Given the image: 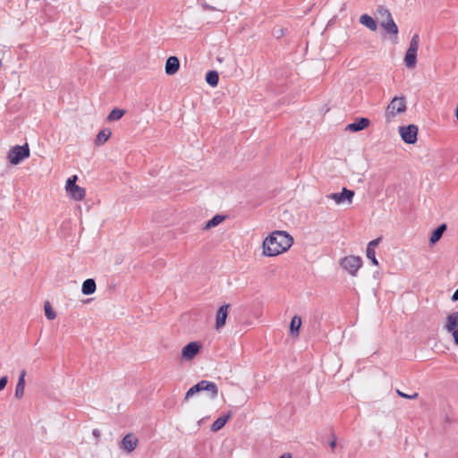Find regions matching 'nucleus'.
Returning <instances> with one entry per match:
<instances>
[{
  "mask_svg": "<svg viewBox=\"0 0 458 458\" xmlns=\"http://www.w3.org/2000/svg\"><path fill=\"white\" fill-rule=\"evenodd\" d=\"M293 242V237L286 232L275 231L264 240L262 253L267 257L277 256L290 249Z\"/></svg>",
  "mask_w": 458,
  "mask_h": 458,
  "instance_id": "1",
  "label": "nucleus"
},
{
  "mask_svg": "<svg viewBox=\"0 0 458 458\" xmlns=\"http://www.w3.org/2000/svg\"><path fill=\"white\" fill-rule=\"evenodd\" d=\"M200 391H207L210 394V398L215 399L217 397L218 394V388L217 386L211 381L208 380H201L193 386H191L185 394L184 400H189L191 396H193L195 394L200 392Z\"/></svg>",
  "mask_w": 458,
  "mask_h": 458,
  "instance_id": "2",
  "label": "nucleus"
},
{
  "mask_svg": "<svg viewBox=\"0 0 458 458\" xmlns=\"http://www.w3.org/2000/svg\"><path fill=\"white\" fill-rule=\"evenodd\" d=\"M406 100L404 97H394L388 104L385 116L387 122H391L396 114H403L406 111Z\"/></svg>",
  "mask_w": 458,
  "mask_h": 458,
  "instance_id": "3",
  "label": "nucleus"
},
{
  "mask_svg": "<svg viewBox=\"0 0 458 458\" xmlns=\"http://www.w3.org/2000/svg\"><path fill=\"white\" fill-rule=\"evenodd\" d=\"M420 45V37L418 34L412 36L409 47L404 56V64L407 68L413 69L416 66L417 51Z\"/></svg>",
  "mask_w": 458,
  "mask_h": 458,
  "instance_id": "4",
  "label": "nucleus"
},
{
  "mask_svg": "<svg viewBox=\"0 0 458 458\" xmlns=\"http://www.w3.org/2000/svg\"><path fill=\"white\" fill-rule=\"evenodd\" d=\"M30 157V148L27 143L22 146L16 145L13 147L7 155V158L12 165L20 164L24 158Z\"/></svg>",
  "mask_w": 458,
  "mask_h": 458,
  "instance_id": "5",
  "label": "nucleus"
},
{
  "mask_svg": "<svg viewBox=\"0 0 458 458\" xmlns=\"http://www.w3.org/2000/svg\"><path fill=\"white\" fill-rule=\"evenodd\" d=\"M362 265V260L357 256H348L340 260V266L350 275L355 276Z\"/></svg>",
  "mask_w": 458,
  "mask_h": 458,
  "instance_id": "6",
  "label": "nucleus"
},
{
  "mask_svg": "<svg viewBox=\"0 0 458 458\" xmlns=\"http://www.w3.org/2000/svg\"><path fill=\"white\" fill-rule=\"evenodd\" d=\"M402 140L407 144H413L417 140L418 127L414 124L399 127Z\"/></svg>",
  "mask_w": 458,
  "mask_h": 458,
  "instance_id": "7",
  "label": "nucleus"
},
{
  "mask_svg": "<svg viewBox=\"0 0 458 458\" xmlns=\"http://www.w3.org/2000/svg\"><path fill=\"white\" fill-rule=\"evenodd\" d=\"M354 196V191L348 190L346 188H343L342 192H335L327 194L326 197L327 199H333L336 204L347 202L352 203V198Z\"/></svg>",
  "mask_w": 458,
  "mask_h": 458,
  "instance_id": "8",
  "label": "nucleus"
},
{
  "mask_svg": "<svg viewBox=\"0 0 458 458\" xmlns=\"http://www.w3.org/2000/svg\"><path fill=\"white\" fill-rule=\"evenodd\" d=\"M230 308L231 304L226 303L222 305L216 311L214 326L216 330H220L225 326Z\"/></svg>",
  "mask_w": 458,
  "mask_h": 458,
  "instance_id": "9",
  "label": "nucleus"
},
{
  "mask_svg": "<svg viewBox=\"0 0 458 458\" xmlns=\"http://www.w3.org/2000/svg\"><path fill=\"white\" fill-rule=\"evenodd\" d=\"M200 345L197 342L187 344L182 350V359L191 360L199 352Z\"/></svg>",
  "mask_w": 458,
  "mask_h": 458,
  "instance_id": "10",
  "label": "nucleus"
},
{
  "mask_svg": "<svg viewBox=\"0 0 458 458\" xmlns=\"http://www.w3.org/2000/svg\"><path fill=\"white\" fill-rule=\"evenodd\" d=\"M180 67V61L176 56H170L165 62V73L173 75L176 73Z\"/></svg>",
  "mask_w": 458,
  "mask_h": 458,
  "instance_id": "11",
  "label": "nucleus"
},
{
  "mask_svg": "<svg viewBox=\"0 0 458 458\" xmlns=\"http://www.w3.org/2000/svg\"><path fill=\"white\" fill-rule=\"evenodd\" d=\"M369 120L365 117H360L355 122L349 123L346 127L347 130L351 131H359L364 130L369 125Z\"/></svg>",
  "mask_w": 458,
  "mask_h": 458,
  "instance_id": "12",
  "label": "nucleus"
},
{
  "mask_svg": "<svg viewBox=\"0 0 458 458\" xmlns=\"http://www.w3.org/2000/svg\"><path fill=\"white\" fill-rule=\"evenodd\" d=\"M138 444V439L132 434H127L122 441V447L128 452H132Z\"/></svg>",
  "mask_w": 458,
  "mask_h": 458,
  "instance_id": "13",
  "label": "nucleus"
},
{
  "mask_svg": "<svg viewBox=\"0 0 458 458\" xmlns=\"http://www.w3.org/2000/svg\"><path fill=\"white\" fill-rule=\"evenodd\" d=\"M388 22H380V26L389 34L396 36L398 34V27L390 13H387Z\"/></svg>",
  "mask_w": 458,
  "mask_h": 458,
  "instance_id": "14",
  "label": "nucleus"
},
{
  "mask_svg": "<svg viewBox=\"0 0 458 458\" xmlns=\"http://www.w3.org/2000/svg\"><path fill=\"white\" fill-rule=\"evenodd\" d=\"M25 376H26V371L24 369H22L21 371V374H20V377H19V379H18V382H17V385L15 387L14 395L17 399H21L23 396L24 386H25Z\"/></svg>",
  "mask_w": 458,
  "mask_h": 458,
  "instance_id": "15",
  "label": "nucleus"
},
{
  "mask_svg": "<svg viewBox=\"0 0 458 458\" xmlns=\"http://www.w3.org/2000/svg\"><path fill=\"white\" fill-rule=\"evenodd\" d=\"M456 327H458V311L448 315L445 325V329L452 334H454V331H456Z\"/></svg>",
  "mask_w": 458,
  "mask_h": 458,
  "instance_id": "16",
  "label": "nucleus"
},
{
  "mask_svg": "<svg viewBox=\"0 0 458 458\" xmlns=\"http://www.w3.org/2000/svg\"><path fill=\"white\" fill-rule=\"evenodd\" d=\"M231 416H232V412L228 411L227 414L217 418L211 425V430L214 432L220 430L225 426V424L227 422V420L231 418Z\"/></svg>",
  "mask_w": 458,
  "mask_h": 458,
  "instance_id": "17",
  "label": "nucleus"
},
{
  "mask_svg": "<svg viewBox=\"0 0 458 458\" xmlns=\"http://www.w3.org/2000/svg\"><path fill=\"white\" fill-rule=\"evenodd\" d=\"M360 22L372 31H375L377 28L375 20L368 14H362L360 17Z\"/></svg>",
  "mask_w": 458,
  "mask_h": 458,
  "instance_id": "18",
  "label": "nucleus"
},
{
  "mask_svg": "<svg viewBox=\"0 0 458 458\" xmlns=\"http://www.w3.org/2000/svg\"><path fill=\"white\" fill-rule=\"evenodd\" d=\"M445 230H446L445 224H442L437 229H435L432 232V234L429 239L430 244H435L436 242H437L441 239V237Z\"/></svg>",
  "mask_w": 458,
  "mask_h": 458,
  "instance_id": "19",
  "label": "nucleus"
},
{
  "mask_svg": "<svg viewBox=\"0 0 458 458\" xmlns=\"http://www.w3.org/2000/svg\"><path fill=\"white\" fill-rule=\"evenodd\" d=\"M96 291V283L94 279L89 278L86 279L82 284L81 292L85 295H89L94 293Z\"/></svg>",
  "mask_w": 458,
  "mask_h": 458,
  "instance_id": "20",
  "label": "nucleus"
},
{
  "mask_svg": "<svg viewBox=\"0 0 458 458\" xmlns=\"http://www.w3.org/2000/svg\"><path fill=\"white\" fill-rule=\"evenodd\" d=\"M74 200H82L85 197V189L76 185L67 191Z\"/></svg>",
  "mask_w": 458,
  "mask_h": 458,
  "instance_id": "21",
  "label": "nucleus"
},
{
  "mask_svg": "<svg viewBox=\"0 0 458 458\" xmlns=\"http://www.w3.org/2000/svg\"><path fill=\"white\" fill-rule=\"evenodd\" d=\"M225 216L216 215L214 217H212L210 220L205 223V225H203V230L208 231L213 227L217 226L225 220Z\"/></svg>",
  "mask_w": 458,
  "mask_h": 458,
  "instance_id": "22",
  "label": "nucleus"
},
{
  "mask_svg": "<svg viewBox=\"0 0 458 458\" xmlns=\"http://www.w3.org/2000/svg\"><path fill=\"white\" fill-rule=\"evenodd\" d=\"M112 132L109 129L101 130L96 138V144L102 145L110 138Z\"/></svg>",
  "mask_w": 458,
  "mask_h": 458,
  "instance_id": "23",
  "label": "nucleus"
},
{
  "mask_svg": "<svg viewBox=\"0 0 458 458\" xmlns=\"http://www.w3.org/2000/svg\"><path fill=\"white\" fill-rule=\"evenodd\" d=\"M301 325V318L300 316L295 315L292 318L290 324V331L292 335L298 334L300 327Z\"/></svg>",
  "mask_w": 458,
  "mask_h": 458,
  "instance_id": "24",
  "label": "nucleus"
},
{
  "mask_svg": "<svg viewBox=\"0 0 458 458\" xmlns=\"http://www.w3.org/2000/svg\"><path fill=\"white\" fill-rule=\"evenodd\" d=\"M219 76L217 72L209 71L206 74V81L212 87H216L218 83Z\"/></svg>",
  "mask_w": 458,
  "mask_h": 458,
  "instance_id": "25",
  "label": "nucleus"
},
{
  "mask_svg": "<svg viewBox=\"0 0 458 458\" xmlns=\"http://www.w3.org/2000/svg\"><path fill=\"white\" fill-rule=\"evenodd\" d=\"M125 114V110L114 108L107 116L108 121H118L120 120L123 114Z\"/></svg>",
  "mask_w": 458,
  "mask_h": 458,
  "instance_id": "26",
  "label": "nucleus"
},
{
  "mask_svg": "<svg viewBox=\"0 0 458 458\" xmlns=\"http://www.w3.org/2000/svg\"><path fill=\"white\" fill-rule=\"evenodd\" d=\"M44 310H45V315H46V317H47L49 320H53L54 318H55L56 314H55V311L53 310V309H52L51 304H50V302H49V301H46V302H45Z\"/></svg>",
  "mask_w": 458,
  "mask_h": 458,
  "instance_id": "27",
  "label": "nucleus"
},
{
  "mask_svg": "<svg viewBox=\"0 0 458 458\" xmlns=\"http://www.w3.org/2000/svg\"><path fill=\"white\" fill-rule=\"evenodd\" d=\"M366 255H367V258L372 262L373 265L378 266V261L376 259V253H375L374 250H371L370 248H367Z\"/></svg>",
  "mask_w": 458,
  "mask_h": 458,
  "instance_id": "28",
  "label": "nucleus"
},
{
  "mask_svg": "<svg viewBox=\"0 0 458 458\" xmlns=\"http://www.w3.org/2000/svg\"><path fill=\"white\" fill-rule=\"evenodd\" d=\"M76 181H77V175H73L70 178H68V180L66 181V184H65V190L66 191H68L69 190L72 189L73 186H76Z\"/></svg>",
  "mask_w": 458,
  "mask_h": 458,
  "instance_id": "29",
  "label": "nucleus"
},
{
  "mask_svg": "<svg viewBox=\"0 0 458 458\" xmlns=\"http://www.w3.org/2000/svg\"><path fill=\"white\" fill-rule=\"evenodd\" d=\"M396 393L399 396L406 398V399H415L418 397V393H413L412 394H407L403 392L400 391L399 389L396 390Z\"/></svg>",
  "mask_w": 458,
  "mask_h": 458,
  "instance_id": "30",
  "label": "nucleus"
},
{
  "mask_svg": "<svg viewBox=\"0 0 458 458\" xmlns=\"http://www.w3.org/2000/svg\"><path fill=\"white\" fill-rule=\"evenodd\" d=\"M380 242H381L380 237H378L375 240H372L371 242H369L367 248H370L371 250H375V248L379 244Z\"/></svg>",
  "mask_w": 458,
  "mask_h": 458,
  "instance_id": "31",
  "label": "nucleus"
},
{
  "mask_svg": "<svg viewBox=\"0 0 458 458\" xmlns=\"http://www.w3.org/2000/svg\"><path fill=\"white\" fill-rule=\"evenodd\" d=\"M273 35L276 38H281L284 35V30L282 28H275L273 30Z\"/></svg>",
  "mask_w": 458,
  "mask_h": 458,
  "instance_id": "32",
  "label": "nucleus"
},
{
  "mask_svg": "<svg viewBox=\"0 0 458 458\" xmlns=\"http://www.w3.org/2000/svg\"><path fill=\"white\" fill-rule=\"evenodd\" d=\"M6 384H7V377H2L0 378V391H2L5 386H6Z\"/></svg>",
  "mask_w": 458,
  "mask_h": 458,
  "instance_id": "33",
  "label": "nucleus"
},
{
  "mask_svg": "<svg viewBox=\"0 0 458 458\" xmlns=\"http://www.w3.org/2000/svg\"><path fill=\"white\" fill-rule=\"evenodd\" d=\"M377 13L380 14V16L382 18H385L386 16H387V13H390V12L387 9H386V8L380 7L377 10Z\"/></svg>",
  "mask_w": 458,
  "mask_h": 458,
  "instance_id": "34",
  "label": "nucleus"
},
{
  "mask_svg": "<svg viewBox=\"0 0 458 458\" xmlns=\"http://www.w3.org/2000/svg\"><path fill=\"white\" fill-rule=\"evenodd\" d=\"M452 301H458V288L455 290V292L454 293L453 296H452Z\"/></svg>",
  "mask_w": 458,
  "mask_h": 458,
  "instance_id": "35",
  "label": "nucleus"
},
{
  "mask_svg": "<svg viewBox=\"0 0 458 458\" xmlns=\"http://www.w3.org/2000/svg\"><path fill=\"white\" fill-rule=\"evenodd\" d=\"M453 336L455 344H458V328L456 329V331H454Z\"/></svg>",
  "mask_w": 458,
  "mask_h": 458,
  "instance_id": "36",
  "label": "nucleus"
},
{
  "mask_svg": "<svg viewBox=\"0 0 458 458\" xmlns=\"http://www.w3.org/2000/svg\"><path fill=\"white\" fill-rule=\"evenodd\" d=\"M279 458H292V455L289 453H285L282 454Z\"/></svg>",
  "mask_w": 458,
  "mask_h": 458,
  "instance_id": "37",
  "label": "nucleus"
},
{
  "mask_svg": "<svg viewBox=\"0 0 458 458\" xmlns=\"http://www.w3.org/2000/svg\"><path fill=\"white\" fill-rule=\"evenodd\" d=\"M329 445H330L331 448H333V449H334V448L335 447V445H336L335 439H334L333 441H331Z\"/></svg>",
  "mask_w": 458,
  "mask_h": 458,
  "instance_id": "38",
  "label": "nucleus"
},
{
  "mask_svg": "<svg viewBox=\"0 0 458 458\" xmlns=\"http://www.w3.org/2000/svg\"><path fill=\"white\" fill-rule=\"evenodd\" d=\"M383 20L380 22H388V17L386 16L385 18H382Z\"/></svg>",
  "mask_w": 458,
  "mask_h": 458,
  "instance_id": "39",
  "label": "nucleus"
},
{
  "mask_svg": "<svg viewBox=\"0 0 458 458\" xmlns=\"http://www.w3.org/2000/svg\"><path fill=\"white\" fill-rule=\"evenodd\" d=\"M455 116H456V118L458 120V104H457L456 110H455Z\"/></svg>",
  "mask_w": 458,
  "mask_h": 458,
  "instance_id": "40",
  "label": "nucleus"
},
{
  "mask_svg": "<svg viewBox=\"0 0 458 458\" xmlns=\"http://www.w3.org/2000/svg\"><path fill=\"white\" fill-rule=\"evenodd\" d=\"M93 434H94L95 436H98V433H96V430H94V431H93Z\"/></svg>",
  "mask_w": 458,
  "mask_h": 458,
  "instance_id": "41",
  "label": "nucleus"
},
{
  "mask_svg": "<svg viewBox=\"0 0 458 458\" xmlns=\"http://www.w3.org/2000/svg\"><path fill=\"white\" fill-rule=\"evenodd\" d=\"M93 434H94L95 436H98V433H96V430H94V431H93Z\"/></svg>",
  "mask_w": 458,
  "mask_h": 458,
  "instance_id": "42",
  "label": "nucleus"
}]
</instances>
